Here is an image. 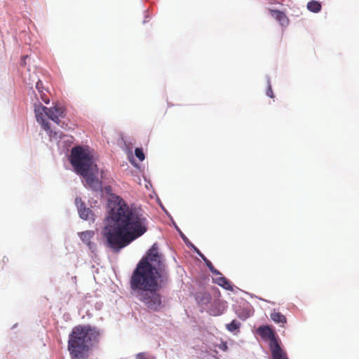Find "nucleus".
Returning <instances> with one entry per match:
<instances>
[{"instance_id":"f257e3e1","label":"nucleus","mask_w":359,"mask_h":359,"mask_svg":"<svg viewBox=\"0 0 359 359\" xmlns=\"http://www.w3.org/2000/svg\"><path fill=\"white\" fill-rule=\"evenodd\" d=\"M169 274L162 254L154 244L145 257L137 264L130 284L136 298L151 311H158L163 307L162 297L158 291L165 287Z\"/></svg>"},{"instance_id":"f03ea898","label":"nucleus","mask_w":359,"mask_h":359,"mask_svg":"<svg viewBox=\"0 0 359 359\" xmlns=\"http://www.w3.org/2000/svg\"><path fill=\"white\" fill-rule=\"evenodd\" d=\"M102 232L107 245L114 250L127 246L147 231V219L137 208L117 197L111 208Z\"/></svg>"},{"instance_id":"7ed1b4c3","label":"nucleus","mask_w":359,"mask_h":359,"mask_svg":"<svg viewBox=\"0 0 359 359\" xmlns=\"http://www.w3.org/2000/svg\"><path fill=\"white\" fill-rule=\"evenodd\" d=\"M99 330L90 325L74 327L69 336L68 350L72 359H86L92 346L99 341Z\"/></svg>"},{"instance_id":"20e7f679","label":"nucleus","mask_w":359,"mask_h":359,"mask_svg":"<svg viewBox=\"0 0 359 359\" xmlns=\"http://www.w3.org/2000/svg\"><path fill=\"white\" fill-rule=\"evenodd\" d=\"M70 161L75 171L83 177L89 188L95 191L101 189V181L96 177L98 172L97 166L88 150L80 146L72 148Z\"/></svg>"},{"instance_id":"39448f33","label":"nucleus","mask_w":359,"mask_h":359,"mask_svg":"<svg viewBox=\"0 0 359 359\" xmlns=\"http://www.w3.org/2000/svg\"><path fill=\"white\" fill-rule=\"evenodd\" d=\"M34 112L37 122L47 132L50 139L57 140L63 137V133L61 131L51 130L50 123L45 119V116H47L59 125L60 118L65 116V109L63 106L57 104L53 107L48 108L40 104L35 107Z\"/></svg>"},{"instance_id":"423d86ee","label":"nucleus","mask_w":359,"mask_h":359,"mask_svg":"<svg viewBox=\"0 0 359 359\" xmlns=\"http://www.w3.org/2000/svg\"><path fill=\"white\" fill-rule=\"evenodd\" d=\"M257 331L262 339L269 340V346L278 342V339L274 331L269 326H260Z\"/></svg>"},{"instance_id":"0eeeda50","label":"nucleus","mask_w":359,"mask_h":359,"mask_svg":"<svg viewBox=\"0 0 359 359\" xmlns=\"http://www.w3.org/2000/svg\"><path fill=\"white\" fill-rule=\"evenodd\" d=\"M75 205L78 209V212L81 218L88 219L92 215V212L90 208H87L85 206V203L82 201L80 197L75 198Z\"/></svg>"},{"instance_id":"6e6552de","label":"nucleus","mask_w":359,"mask_h":359,"mask_svg":"<svg viewBox=\"0 0 359 359\" xmlns=\"http://www.w3.org/2000/svg\"><path fill=\"white\" fill-rule=\"evenodd\" d=\"M273 359H288L286 352L280 347L279 341L269 346Z\"/></svg>"},{"instance_id":"1a4fd4ad","label":"nucleus","mask_w":359,"mask_h":359,"mask_svg":"<svg viewBox=\"0 0 359 359\" xmlns=\"http://www.w3.org/2000/svg\"><path fill=\"white\" fill-rule=\"evenodd\" d=\"M270 13L271 16L279 22L282 26L287 25L288 24V18L283 12L271 9Z\"/></svg>"},{"instance_id":"9d476101","label":"nucleus","mask_w":359,"mask_h":359,"mask_svg":"<svg viewBox=\"0 0 359 359\" xmlns=\"http://www.w3.org/2000/svg\"><path fill=\"white\" fill-rule=\"evenodd\" d=\"M271 320L278 324H280V326H283L285 323H287V318L286 317L280 313L279 311H273L271 315Z\"/></svg>"},{"instance_id":"9b49d317","label":"nucleus","mask_w":359,"mask_h":359,"mask_svg":"<svg viewBox=\"0 0 359 359\" xmlns=\"http://www.w3.org/2000/svg\"><path fill=\"white\" fill-rule=\"evenodd\" d=\"M95 235L93 231H86L79 233V237L81 241L87 245H90V240Z\"/></svg>"},{"instance_id":"f8f14e48","label":"nucleus","mask_w":359,"mask_h":359,"mask_svg":"<svg viewBox=\"0 0 359 359\" xmlns=\"http://www.w3.org/2000/svg\"><path fill=\"white\" fill-rule=\"evenodd\" d=\"M214 281L219 286L224 287L226 290H231L232 287L229 280L224 276H219L215 278Z\"/></svg>"},{"instance_id":"ddd939ff","label":"nucleus","mask_w":359,"mask_h":359,"mask_svg":"<svg viewBox=\"0 0 359 359\" xmlns=\"http://www.w3.org/2000/svg\"><path fill=\"white\" fill-rule=\"evenodd\" d=\"M306 8L309 11L316 13L321 11L322 6L319 1L312 0L307 3Z\"/></svg>"},{"instance_id":"4468645a","label":"nucleus","mask_w":359,"mask_h":359,"mask_svg":"<svg viewBox=\"0 0 359 359\" xmlns=\"http://www.w3.org/2000/svg\"><path fill=\"white\" fill-rule=\"evenodd\" d=\"M35 79L32 81V82H28L27 84L31 88H33V86L34 83L36 89L38 90L39 93H42L43 91V87L42 82L36 78V75H34Z\"/></svg>"},{"instance_id":"2eb2a0df","label":"nucleus","mask_w":359,"mask_h":359,"mask_svg":"<svg viewBox=\"0 0 359 359\" xmlns=\"http://www.w3.org/2000/svg\"><path fill=\"white\" fill-rule=\"evenodd\" d=\"M240 325L241 323L238 320H233L229 324H227L226 327L229 332H232L239 329Z\"/></svg>"},{"instance_id":"dca6fc26","label":"nucleus","mask_w":359,"mask_h":359,"mask_svg":"<svg viewBox=\"0 0 359 359\" xmlns=\"http://www.w3.org/2000/svg\"><path fill=\"white\" fill-rule=\"evenodd\" d=\"M205 263L206 264V266H208V268L209 269V270L215 276H221V273L217 270L214 266L212 265V262L208 260V259H205Z\"/></svg>"},{"instance_id":"f3484780","label":"nucleus","mask_w":359,"mask_h":359,"mask_svg":"<svg viewBox=\"0 0 359 359\" xmlns=\"http://www.w3.org/2000/svg\"><path fill=\"white\" fill-rule=\"evenodd\" d=\"M135 155L140 161L144 160L145 156L142 149L136 148L135 149Z\"/></svg>"},{"instance_id":"a211bd4d","label":"nucleus","mask_w":359,"mask_h":359,"mask_svg":"<svg viewBox=\"0 0 359 359\" xmlns=\"http://www.w3.org/2000/svg\"><path fill=\"white\" fill-rule=\"evenodd\" d=\"M136 359H154V358L146 352L139 353L135 355Z\"/></svg>"},{"instance_id":"6ab92c4d","label":"nucleus","mask_w":359,"mask_h":359,"mask_svg":"<svg viewBox=\"0 0 359 359\" xmlns=\"http://www.w3.org/2000/svg\"><path fill=\"white\" fill-rule=\"evenodd\" d=\"M41 97V99L43 102H44L46 104L49 103V98L48 96L46 95V93L44 91H42V93H39Z\"/></svg>"},{"instance_id":"aec40b11","label":"nucleus","mask_w":359,"mask_h":359,"mask_svg":"<svg viewBox=\"0 0 359 359\" xmlns=\"http://www.w3.org/2000/svg\"><path fill=\"white\" fill-rule=\"evenodd\" d=\"M266 95L270 97H273V90L270 85H269V88L266 90Z\"/></svg>"},{"instance_id":"412c9836","label":"nucleus","mask_w":359,"mask_h":359,"mask_svg":"<svg viewBox=\"0 0 359 359\" xmlns=\"http://www.w3.org/2000/svg\"><path fill=\"white\" fill-rule=\"evenodd\" d=\"M198 255L201 256V257L203 259L205 262V259H208L203 254H201L200 252H198Z\"/></svg>"},{"instance_id":"4be33fe9","label":"nucleus","mask_w":359,"mask_h":359,"mask_svg":"<svg viewBox=\"0 0 359 359\" xmlns=\"http://www.w3.org/2000/svg\"><path fill=\"white\" fill-rule=\"evenodd\" d=\"M26 57H27V55H25V57H23V59H25Z\"/></svg>"}]
</instances>
